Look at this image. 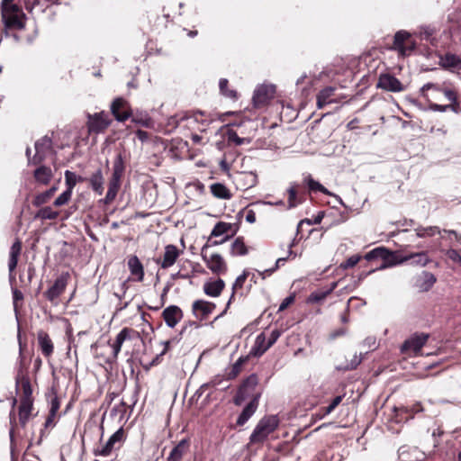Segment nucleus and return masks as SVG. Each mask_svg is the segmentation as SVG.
I'll return each instance as SVG.
<instances>
[{"mask_svg":"<svg viewBox=\"0 0 461 461\" xmlns=\"http://www.w3.org/2000/svg\"><path fill=\"white\" fill-rule=\"evenodd\" d=\"M418 258L417 262L425 265L427 257L424 252L412 254L402 258L397 252H392L384 247H377L366 252L365 255L356 254L348 258V270L358 266L362 270L357 274V281L354 282V287L366 276L371 273L395 266L411 258Z\"/></svg>","mask_w":461,"mask_h":461,"instance_id":"f257e3e1","label":"nucleus"},{"mask_svg":"<svg viewBox=\"0 0 461 461\" xmlns=\"http://www.w3.org/2000/svg\"><path fill=\"white\" fill-rule=\"evenodd\" d=\"M420 94L429 103V108L434 112H461L460 94L450 82L427 83L420 89Z\"/></svg>","mask_w":461,"mask_h":461,"instance_id":"f03ea898","label":"nucleus"},{"mask_svg":"<svg viewBox=\"0 0 461 461\" xmlns=\"http://www.w3.org/2000/svg\"><path fill=\"white\" fill-rule=\"evenodd\" d=\"M20 389L22 391V395L18 407V418L21 427L25 428L33 409V398L30 378L28 375L23 374L22 367L18 370L15 376L16 393H18Z\"/></svg>","mask_w":461,"mask_h":461,"instance_id":"7ed1b4c3","label":"nucleus"},{"mask_svg":"<svg viewBox=\"0 0 461 461\" xmlns=\"http://www.w3.org/2000/svg\"><path fill=\"white\" fill-rule=\"evenodd\" d=\"M279 422L277 415H267L261 418L249 436V444L262 445L277 429Z\"/></svg>","mask_w":461,"mask_h":461,"instance_id":"20e7f679","label":"nucleus"},{"mask_svg":"<svg viewBox=\"0 0 461 461\" xmlns=\"http://www.w3.org/2000/svg\"><path fill=\"white\" fill-rule=\"evenodd\" d=\"M135 332L132 329L123 328L116 336L113 342L108 340L106 343V347L111 348L112 351L109 355L104 356L103 353H96V357H103L104 363L112 365L116 362L118 358V355L122 349V344L125 340L131 339V334Z\"/></svg>","mask_w":461,"mask_h":461,"instance_id":"39448f33","label":"nucleus"},{"mask_svg":"<svg viewBox=\"0 0 461 461\" xmlns=\"http://www.w3.org/2000/svg\"><path fill=\"white\" fill-rule=\"evenodd\" d=\"M210 248L209 241H207L201 249V257L206 267L216 275L225 274L227 272V264L223 258L218 254L214 253L210 256L207 254V250Z\"/></svg>","mask_w":461,"mask_h":461,"instance_id":"423d86ee","label":"nucleus"},{"mask_svg":"<svg viewBox=\"0 0 461 461\" xmlns=\"http://www.w3.org/2000/svg\"><path fill=\"white\" fill-rule=\"evenodd\" d=\"M70 275L68 272L61 273L60 276L56 278L53 285L44 292V297L53 304H58L59 298L64 293Z\"/></svg>","mask_w":461,"mask_h":461,"instance_id":"0eeeda50","label":"nucleus"},{"mask_svg":"<svg viewBox=\"0 0 461 461\" xmlns=\"http://www.w3.org/2000/svg\"><path fill=\"white\" fill-rule=\"evenodd\" d=\"M125 439L122 428L117 429L100 448L94 450L95 456H108L113 450L119 449Z\"/></svg>","mask_w":461,"mask_h":461,"instance_id":"6e6552de","label":"nucleus"},{"mask_svg":"<svg viewBox=\"0 0 461 461\" xmlns=\"http://www.w3.org/2000/svg\"><path fill=\"white\" fill-rule=\"evenodd\" d=\"M415 41L411 35L405 31H399L393 39V47L402 56H410L415 50Z\"/></svg>","mask_w":461,"mask_h":461,"instance_id":"1a4fd4ad","label":"nucleus"},{"mask_svg":"<svg viewBox=\"0 0 461 461\" xmlns=\"http://www.w3.org/2000/svg\"><path fill=\"white\" fill-rule=\"evenodd\" d=\"M429 338L427 333H414L402 345L401 350L404 354L420 355L422 347L426 344Z\"/></svg>","mask_w":461,"mask_h":461,"instance_id":"9d476101","label":"nucleus"},{"mask_svg":"<svg viewBox=\"0 0 461 461\" xmlns=\"http://www.w3.org/2000/svg\"><path fill=\"white\" fill-rule=\"evenodd\" d=\"M111 124L109 116L104 112L95 113L88 115L87 128L90 133L104 132Z\"/></svg>","mask_w":461,"mask_h":461,"instance_id":"9b49d317","label":"nucleus"},{"mask_svg":"<svg viewBox=\"0 0 461 461\" xmlns=\"http://www.w3.org/2000/svg\"><path fill=\"white\" fill-rule=\"evenodd\" d=\"M35 154L32 157V165H41L46 158L48 151L52 149V140L45 135L38 140L35 144Z\"/></svg>","mask_w":461,"mask_h":461,"instance_id":"f8f14e48","label":"nucleus"},{"mask_svg":"<svg viewBox=\"0 0 461 461\" xmlns=\"http://www.w3.org/2000/svg\"><path fill=\"white\" fill-rule=\"evenodd\" d=\"M376 87L394 93L402 92L404 90L402 83L393 75L389 73L381 74L379 76Z\"/></svg>","mask_w":461,"mask_h":461,"instance_id":"ddd939ff","label":"nucleus"},{"mask_svg":"<svg viewBox=\"0 0 461 461\" xmlns=\"http://www.w3.org/2000/svg\"><path fill=\"white\" fill-rule=\"evenodd\" d=\"M275 87L273 86L262 85L258 86L253 94L254 106L258 108L265 105L274 95Z\"/></svg>","mask_w":461,"mask_h":461,"instance_id":"4468645a","label":"nucleus"},{"mask_svg":"<svg viewBox=\"0 0 461 461\" xmlns=\"http://www.w3.org/2000/svg\"><path fill=\"white\" fill-rule=\"evenodd\" d=\"M438 65L445 70L456 72L461 70V57L456 54L447 52L438 56Z\"/></svg>","mask_w":461,"mask_h":461,"instance_id":"2eb2a0df","label":"nucleus"},{"mask_svg":"<svg viewBox=\"0 0 461 461\" xmlns=\"http://www.w3.org/2000/svg\"><path fill=\"white\" fill-rule=\"evenodd\" d=\"M184 312L182 309L176 305H169L162 312V318L166 325L169 328H175L183 319Z\"/></svg>","mask_w":461,"mask_h":461,"instance_id":"dca6fc26","label":"nucleus"},{"mask_svg":"<svg viewBox=\"0 0 461 461\" xmlns=\"http://www.w3.org/2000/svg\"><path fill=\"white\" fill-rule=\"evenodd\" d=\"M215 308V303L203 300H196L192 305L194 315L200 321L206 320Z\"/></svg>","mask_w":461,"mask_h":461,"instance_id":"f3484780","label":"nucleus"},{"mask_svg":"<svg viewBox=\"0 0 461 461\" xmlns=\"http://www.w3.org/2000/svg\"><path fill=\"white\" fill-rule=\"evenodd\" d=\"M260 395V393H257L255 395H253L251 401L244 407L241 413L239 415L237 419L236 423L238 426H243L256 412L258 406Z\"/></svg>","mask_w":461,"mask_h":461,"instance_id":"a211bd4d","label":"nucleus"},{"mask_svg":"<svg viewBox=\"0 0 461 461\" xmlns=\"http://www.w3.org/2000/svg\"><path fill=\"white\" fill-rule=\"evenodd\" d=\"M126 104L127 102L122 97L114 99L111 104V112L118 122H125L131 117V113L128 110L121 112V109H124Z\"/></svg>","mask_w":461,"mask_h":461,"instance_id":"6ab92c4d","label":"nucleus"},{"mask_svg":"<svg viewBox=\"0 0 461 461\" xmlns=\"http://www.w3.org/2000/svg\"><path fill=\"white\" fill-rule=\"evenodd\" d=\"M37 339L40 349L45 357H50L54 351V345L49 334L41 330L37 332Z\"/></svg>","mask_w":461,"mask_h":461,"instance_id":"aec40b11","label":"nucleus"},{"mask_svg":"<svg viewBox=\"0 0 461 461\" xmlns=\"http://www.w3.org/2000/svg\"><path fill=\"white\" fill-rule=\"evenodd\" d=\"M236 184L239 188L248 190L258 183V176L253 172H240L236 176Z\"/></svg>","mask_w":461,"mask_h":461,"instance_id":"412c9836","label":"nucleus"},{"mask_svg":"<svg viewBox=\"0 0 461 461\" xmlns=\"http://www.w3.org/2000/svg\"><path fill=\"white\" fill-rule=\"evenodd\" d=\"M2 20L7 29L23 30L25 28L24 13L2 16Z\"/></svg>","mask_w":461,"mask_h":461,"instance_id":"4be33fe9","label":"nucleus"},{"mask_svg":"<svg viewBox=\"0 0 461 461\" xmlns=\"http://www.w3.org/2000/svg\"><path fill=\"white\" fill-rule=\"evenodd\" d=\"M22 250V242L19 240H16L10 248L9 252V261H8V268L10 272V279H14V276L13 272L17 267L18 258Z\"/></svg>","mask_w":461,"mask_h":461,"instance_id":"5701e85b","label":"nucleus"},{"mask_svg":"<svg viewBox=\"0 0 461 461\" xmlns=\"http://www.w3.org/2000/svg\"><path fill=\"white\" fill-rule=\"evenodd\" d=\"M179 257V250L175 245H167L165 247V252L163 255V259L161 261L160 267L164 269H167L170 267H172L177 258Z\"/></svg>","mask_w":461,"mask_h":461,"instance_id":"b1692460","label":"nucleus"},{"mask_svg":"<svg viewBox=\"0 0 461 461\" xmlns=\"http://www.w3.org/2000/svg\"><path fill=\"white\" fill-rule=\"evenodd\" d=\"M304 182L307 185L310 192H321L324 194L335 197L336 200L341 205L345 206L343 200L339 196L330 193L326 187H324L320 182L314 180L311 176H308L307 177H305Z\"/></svg>","mask_w":461,"mask_h":461,"instance_id":"393cba45","label":"nucleus"},{"mask_svg":"<svg viewBox=\"0 0 461 461\" xmlns=\"http://www.w3.org/2000/svg\"><path fill=\"white\" fill-rule=\"evenodd\" d=\"M128 267L132 276L138 282H142L144 278V269L141 262L137 256H131L128 259Z\"/></svg>","mask_w":461,"mask_h":461,"instance_id":"a878e982","label":"nucleus"},{"mask_svg":"<svg viewBox=\"0 0 461 461\" xmlns=\"http://www.w3.org/2000/svg\"><path fill=\"white\" fill-rule=\"evenodd\" d=\"M189 442L186 438L180 440L171 450L167 461H181L184 455L187 452Z\"/></svg>","mask_w":461,"mask_h":461,"instance_id":"bb28decb","label":"nucleus"},{"mask_svg":"<svg viewBox=\"0 0 461 461\" xmlns=\"http://www.w3.org/2000/svg\"><path fill=\"white\" fill-rule=\"evenodd\" d=\"M33 176L38 183L48 185L53 176V173L50 167L41 165L34 170Z\"/></svg>","mask_w":461,"mask_h":461,"instance_id":"cd10ccee","label":"nucleus"},{"mask_svg":"<svg viewBox=\"0 0 461 461\" xmlns=\"http://www.w3.org/2000/svg\"><path fill=\"white\" fill-rule=\"evenodd\" d=\"M225 286V283L222 279H217L213 282H206L203 285V292L205 294L212 296V297H217L221 294V291L223 290Z\"/></svg>","mask_w":461,"mask_h":461,"instance_id":"c85d7f7f","label":"nucleus"},{"mask_svg":"<svg viewBox=\"0 0 461 461\" xmlns=\"http://www.w3.org/2000/svg\"><path fill=\"white\" fill-rule=\"evenodd\" d=\"M212 194L218 199L230 200L232 198V193L227 186L221 183H213L210 185Z\"/></svg>","mask_w":461,"mask_h":461,"instance_id":"c756f323","label":"nucleus"},{"mask_svg":"<svg viewBox=\"0 0 461 461\" xmlns=\"http://www.w3.org/2000/svg\"><path fill=\"white\" fill-rule=\"evenodd\" d=\"M92 189L99 195L104 193V176L101 168L93 173L89 178Z\"/></svg>","mask_w":461,"mask_h":461,"instance_id":"7c9ffc66","label":"nucleus"},{"mask_svg":"<svg viewBox=\"0 0 461 461\" xmlns=\"http://www.w3.org/2000/svg\"><path fill=\"white\" fill-rule=\"evenodd\" d=\"M287 192H288L287 202H288L289 208H294L297 205L303 203V201L305 200L304 194H299L298 191L296 190L295 185H292L289 187V189L287 190Z\"/></svg>","mask_w":461,"mask_h":461,"instance_id":"2f4dec72","label":"nucleus"},{"mask_svg":"<svg viewBox=\"0 0 461 461\" xmlns=\"http://www.w3.org/2000/svg\"><path fill=\"white\" fill-rule=\"evenodd\" d=\"M233 226H234L233 224L229 223V222L219 221L214 225V227L211 232V237H220L223 234L228 233L230 230L232 231L231 235H230V237H231L237 231V229L233 230Z\"/></svg>","mask_w":461,"mask_h":461,"instance_id":"473e14b6","label":"nucleus"},{"mask_svg":"<svg viewBox=\"0 0 461 461\" xmlns=\"http://www.w3.org/2000/svg\"><path fill=\"white\" fill-rule=\"evenodd\" d=\"M14 0H2L1 2V16L22 14L23 9L16 4Z\"/></svg>","mask_w":461,"mask_h":461,"instance_id":"72a5a7b5","label":"nucleus"},{"mask_svg":"<svg viewBox=\"0 0 461 461\" xmlns=\"http://www.w3.org/2000/svg\"><path fill=\"white\" fill-rule=\"evenodd\" d=\"M230 125L231 124H227L226 125V127L228 129L226 131L225 135L227 137L228 142L234 143L236 146H241L243 144H249L251 142V139L250 138H240V137H239V135L237 134V132L234 130L229 128ZM236 125L237 126H240V124H236Z\"/></svg>","mask_w":461,"mask_h":461,"instance_id":"f704fd0d","label":"nucleus"},{"mask_svg":"<svg viewBox=\"0 0 461 461\" xmlns=\"http://www.w3.org/2000/svg\"><path fill=\"white\" fill-rule=\"evenodd\" d=\"M334 91L333 87H326L318 94L317 105L319 108H322L324 105L333 102L332 95Z\"/></svg>","mask_w":461,"mask_h":461,"instance_id":"c9c22d12","label":"nucleus"},{"mask_svg":"<svg viewBox=\"0 0 461 461\" xmlns=\"http://www.w3.org/2000/svg\"><path fill=\"white\" fill-rule=\"evenodd\" d=\"M258 384V378L257 375L252 374L246 380H244L242 384L240 386V389L253 397V395L256 394V393H254V391H255Z\"/></svg>","mask_w":461,"mask_h":461,"instance_id":"e433bc0d","label":"nucleus"},{"mask_svg":"<svg viewBox=\"0 0 461 461\" xmlns=\"http://www.w3.org/2000/svg\"><path fill=\"white\" fill-rule=\"evenodd\" d=\"M56 191H57V187L52 186L49 190H46L45 192L38 194L32 201L33 206L40 207L42 204L47 203L50 200V198L53 196V194H55Z\"/></svg>","mask_w":461,"mask_h":461,"instance_id":"4c0bfd02","label":"nucleus"},{"mask_svg":"<svg viewBox=\"0 0 461 461\" xmlns=\"http://www.w3.org/2000/svg\"><path fill=\"white\" fill-rule=\"evenodd\" d=\"M248 248L244 243L242 237H238L230 247V254L232 256H245L248 254Z\"/></svg>","mask_w":461,"mask_h":461,"instance_id":"58836bf2","label":"nucleus"},{"mask_svg":"<svg viewBox=\"0 0 461 461\" xmlns=\"http://www.w3.org/2000/svg\"><path fill=\"white\" fill-rule=\"evenodd\" d=\"M338 285V283H332L331 287L326 291H315L312 293L307 298L309 303H318L321 302L325 297L332 292V290Z\"/></svg>","mask_w":461,"mask_h":461,"instance_id":"ea45409f","label":"nucleus"},{"mask_svg":"<svg viewBox=\"0 0 461 461\" xmlns=\"http://www.w3.org/2000/svg\"><path fill=\"white\" fill-rule=\"evenodd\" d=\"M59 215V212L58 211H54L50 206H45L43 208H41L35 214V219H41V220H56Z\"/></svg>","mask_w":461,"mask_h":461,"instance_id":"a19ab883","label":"nucleus"},{"mask_svg":"<svg viewBox=\"0 0 461 461\" xmlns=\"http://www.w3.org/2000/svg\"><path fill=\"white\" fill-rule=\"evenodd\" d=\"M64 175L67 190H70L71 192L73 191L77 182H83L85 180L84 177L77 176L76 173L69 170H66Z\"/></svg>","mask_w":461,"mask_h":461,"instance_id":"79ce46f5","label":"nucleus"},{"mask_svg":"<svg viewBox=\"0 0 461 461\" xmlns=\"http://www.w3.org/2000/svg\"><path fill=\"white\" fill-rule=\"evenodd\" d=\"M267 341V339L264 333H260L259 335H258L256 338L255 345L251 349V353L254 356L263 355L266 352V351H263V348H265Z\"/></svg>","mask_w":461,"mask_h":461,"instance_id":"37998d69","label":"nucleus"},{"mask_svg":"<svg viewBox=\"0 0 461 461\" xmlns=\"http://www.w3.org/2000/svg\"><path fill=\"white\" fill-rule=\"evenodd\" d=\"M125 170L124 158L121 152H119L113 161V176H122Z\"/></svg>","mask_w":461,"mask_h":461,"instance_id":"c03bdc74","label":"nucleus"},{"mask_svg":"<svg viewBox=\"0 0 461 461\" xmlns=\"http://www.w3.org/2000/svg\"><path fill=\"white\" fill-rule=\"evenodd\" d=\"M229 81L226 78H221L219 82V88L221 95L230 99H237L238 93L236 90H230L228 88Z\"/></svg>","mask_w":461,"mask_h":461,"instance_id":"a18cd8bd","label":"nucleus"},{"mask_svg":"<svg viewBox=\"0 0 461 461\" xmlns=\"http://www.w3.org/2000/svg\"><path fill=\"white\" fill-rule=\"evenodd\" d=\"M16 404H17V399H16V397H13L12 401H11L12 410L9 414L10 424H11V429L9 430V436H10L11 441H13L14 438V427L17 426L16 416H15V412H14V408H15Z\"/></svg>","mask_w":461,"mask_h":461,"instance_id":"49530a36","label":"nucleus"},{"mask_svg":"<svg viewBox=\"0 0 461 461\" xmlns=\"http://www.w3.org/2000/svg\"><path fill=\"white\" fill-rule=\"evenodd\" d=\"M416 234L418 237H432L438 233H439V230L436 226L429 227H418L415 229Z\"/></svg>","mask_w":461,"mask_h":461,"instance_id":"de8ad7c7","label":"nucleus"},{"mask_svg":"<svg viewBox=\"0 0 461 461\" xmlns=\"http://www.w3.org/2000/svg\"><path fill=\"white\" fill-rule=\"evenodd\" d=\"M249 273L248 271L244 270L243 273L236 278V280H235V282H234V284L232 285V290H233L232 291V294H231V296H230V300L228 302L227 306H229V304L230 303L231 299L234 297L235 290L239 289V288H241L243 286V284L245 283V281H246L247 277L249 276Z\"/></svg>","mask_w":461,"mask_h":461,"instance_id":"09e8293b","label":"nucleus"},{"mask_svg":"<svg viewBox=\"0 0 461 461\" xmlns=\"http://www.w3.org/2000/svg\"><path fill=\"white\" fill-rule=\"evenodd\" d=\"M72 192L70 190H65L60 194L54 201L53 204L57 207L67 204L71 199Z\"/></svg>","mask_w":461,"mask_h":461,"instance_id":"8fccbe9b","label":"nucleus"},{"mask_svg":"<svg viewBox=\"0 0 461 461\" xmlns=\"http://www.w3.org/2000/svg\"><path fill=\"white\" fill-rule=\"evenodd\" d=\"M434 33H435L434 29L426 28L420 32V38H421V40L429 41L430 44H432V45H436L438 41L436 40V38L433 37Z\"/></svg>","mask_w":461,"mask_h":461,"instance_id":"3c124183","label":"nucleus"},{"mask_svg":"<svg viewBox=\"0 0 461 461\" xmlns=\"http://www.w3.org/2000/svg\"><path fill=\"white\" fill-rule=\"evenodd\" d=\"M280 335L281 332L277 329L273 330L269 337L267 339V341L265 348H263V351H267L271 346H273L276 342Z\"/></svg>","mask_w":461,"mask_h":461,"instance_id":"603ef678","label":"nucleus"},{"mask_svg":"<svg viewBox=\"0 0 461 461\" xmlns=\"http://www.w3.org/2000/svg\"><path fill=\"white\" fill-rule=\"evenodd\" d=\"M132 122H135L136 124H140L143 127H150L151 126V119L149 117V116H138V115H135L132 117Z\"/></svg>","mask_w":461,"mask_h":461,"instance_id":"864d4df0","label":"nucleus"},{"mask_svg":"<svg viewBox=\"0 0 461 461\" xmlns=\"http://www.w3.org/2000/svg\"><path fill=\"white\" fill-rule=\"evenodd\" d=\"M12 294L14 308L15 311H17L19 307L18 303L23 300V294L17 288H12Z\"/></svg>","mask_w":461,"mask_h":461,"instance_id":"5fc2aeb1","label":"nucleus"},{"mask_svg":"<svg viewBox=\"0 0 461 461\" xmlns=\"http://www.w3.org/2000/svg\"><path fill=\"white\" fill-rule=\"evenodd\" d=\"M121 178L122 176L112 175V177L110 178L108 183V189L119 191L121 185Z\"/></svg>","mask_w":461,"mask_h":461,"instance_id":"6e6d98bb","label":"nucleus"},{"mask_svg":"<svg viewBox=\"0 0 461 461\" xmlns=\"http://www.w3.org/2000/svg\"><path fill=\"white\" fill-rule=\"evenodd\" d=\"M50 413H52V415H57V412L59 410V407H60V402H59V399L57 395H54L51 400H50Z\"/></svg>","mask_w":461,"mask_h":461,"instance_id":"4d7b16f0","label":"nucleus"},{"mask_svg":"<svg viewBox=\"0 0 461 461\" xmlns=\"http://www.w3.org/2000/svg\"><path fill=\"white\" fill-rule=\"evenodd\" d=\"M341 400H342L341 395L336 396L332 400V402L330 403V405L324 408V411H323L322 415L330 413L340 403Z\"/></svg>","mask_w":461,"mask_h":461,"instance_id":"13d9d810","label":"nucleus"},{"mask_svg":"<svg viewBox=\"0 0 461 461\" xmlns=\"http://www.w3.org/2000/svg\"><path fill=\"white\" fill-rule=\"evenodd\" d=\"M244 362H245V359H243L242 357H240L233 364L232 368H231V372L230 374V377H235L240 372L241 366H242Z\"/></svg>","mask_w":461,"mask_h":461,"instance_id":"bf43d9fd","label":"nucleus"},{"mask_svg":"<svg viewBox=\"0 0 461 461\" xmlns=\"http://www.w3.org/2000/svg\"><path fill=\"white\" fill-rule=\"evenodd\" d=\"M249 396H250L249 394H248L247 393L243 392L242 390H240V389L239 388V390H238V392H237V393H236V395H235V397H234L233 402H234V403H235L236 405H241V404H242V402H244L248 397H249Z\"/></svg>","mask_w":461,"mask_h":461,"instance_id":"052dcab7","label":"nucleus"},{"mask_svg":"<svg viewBox=\"0 0 461 461\" xmlns=\"http://www.w3.org/2000/svg\"><path fill=\"white\" fill-rule=\"evenodd\" d=\"M117 194L118 191L108 189L105 197L100 200V202L105 204H110L115 199Z\"/></svg>","mask_w":461,"mask_h":461,"instance_id":"680f3d73","label":"nucleus"},{"mask_svg":"<svg viewBox=\"0 0 461 461\" xmlns=\"http://www.w3.org/2000/svg\"><path fill=\"white\" fill-rule=\"evenodd\" d=\"M424 280L427 285L426 289L430 288L436 283V277L431 273H424Z\"/></svg>","mask_w":461,"mask_h":461,"instance_id":"e2e57ef3","label":"nucleus"},{"mask_svg":"<svg viewBox=\"0 0 461 461\" xmlns=\"http://www.w3.org/2000/svg\"><path fill=\"white\" fill-rule=\"evenodd\" d=\"M294 295L287 296L286 298H285L283 300V302L279 305L278 311L282 312V311L285 310L291 303H294Z\"/></svg>","mask_w":461,"mask_h":461,"instance_id":"0e129e2a","label":"nucleus"},{"mask_svg":"<svg viewBox=\"0 0 461 461\" xmlns=\"http://www.w3.org/2000/svg\"><path fill=\"white\" fill-rule=\"evenodd\" d=\"M180 339H181V337H175V338H172L168 340L162 342V344L164 345V349L161 354H165L169 349V347L171 344H174V343L176 344L180 341Z\"/></svg>","mask_w":461,"mask_h":461,"instance_id":"69168bd1","label":"nucleus"},{"mask_svg":"<svg viewBox=\"0 0 461 461\" xmlns=\"http://www.w3.org/2000/svg\"><path fill=\"white\" fill-rule=\"evenodd\" d=\"M135 134L141 142L147 141L149 138V132L142 130H137Z\"/></svg>","mask_w":461,"mask_h":461,"instance_id":"338daca9","label":"nucleus"},{"mask_svg":"<svg viewBox=\"0 0 461 461\" xmlns=\"http://www.w3.org/2000/svg\"><path fill=\"white\" fill-rule=\"evenodd\" d=\"M189 327L198 328L199 324L196 321H189L185 322L184 324V326L182 327L179 335L182 336L184 333H185Z\"/></svg>","mask_w":461,"mask_h":461,"instance_id":"774afa93","label":"nucleus"}]
</instances>
